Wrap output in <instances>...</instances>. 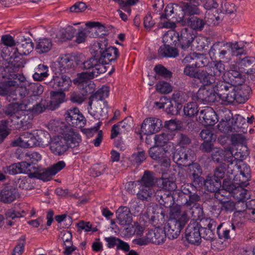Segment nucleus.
Returning <instances> with one entry per match:
<instances>
[{"instance_id":"63","label":"nucleus","mask_w":255,"mask_h":255,"mask_svg":"<svg viewBox=\"0 0 255 255\" xmlns=\"http://www.w3.org/2000/svg\"><path fill=\"white\" fill-rule=\"evenodd\" d=\"M156 90L162 94H168L172 90V87L170 83L164 81H160L156 85Z\"/></svg>"},{"instance_id":"7","label":"nucleus","mask_w":255,"mask_h":255,"mask_svg":"<svg viewBox=\"0 0 255 255\" xmlns=\"http://www.w3.org/2000/svg\"><path fill=\"white\" fill-rule=\"evenodd\" d=\"M195 36L192 30L187 28H183L180 35L178 34V40L181 48L180 53L182 56L185 55V52H188L191 49L190 46Z\"/></svg>"},{"instance_id":"31","label":"nucleus","mask_w":255,"mask_h":255,"mask_svg":"<svg viewBox=\"0 0 255 255\" xmlns=\"http://www.w3.org/2000/svg\"><path fill=\"white\" fill-rule=\"evenodd\" d=\"M219 11L218 9L214 11H207L205 13L204 19L207 25L210 26L216 25L222 20L223 16L220 12H219Z\"/></svg>"},{"instance_id":"2","label":"nucleus","mask_w":255,"mask_h":255,"mask_svg":"<svg viewBox=\"0 0 255 255\" xmlns=\"http://www.w3.org/2000/svg\"><path fill=\"white\" fill-rule=\"evenodd\" d=\"M188 220L187 212H182L179 206L172 207L170 210L169 219L164 227L166 236L170 239L177 238Z\"/></svg>"},{"instance_id":"57","label":"nucleus","mask_w":255,"mask_h":255,"mask_svg":"<svg viewBox=\"0 0 255 255\" xmlns=\"http://www.w3.org/2000/svg\"><path fill=\"white\" fill-rule=\"evenodd\" d=\"M183 111L186 116L194 117L198 112V105L195 102H189L184 106Z\"/></svg>"},{"instance_id":"48","label":"nucleus","mask_w":255,"mask_h":255,"mask_svg":"<svg viewBox=\"0 0 255 255\" xmlns=\"http://www.w3.org/2000/svg\"><path fill=\"white\" fill-rule=\"evenodd\" d=\"M25 165L27 164L24 161L13 164L6 167V170H5V172L13 175L23 173V171H25L23 169Z\"/></svg>"},{"instance_id":"62","label":"nucleus","mask_w":255,"mask_h":255,"mask_svg":"<svg viewBox=\"0 0 255 255\" xmlns=\"http://www.w3.org/2000/svg\"><path fill=\"white\" fill-rule=\"evenodd\" d=\"M57 66L60 68V72L63 73L65 71L66 68H69L72 66H75L74 64L72 63L70 57L65 56L61 58L59 61Z\"/></svg>"},{"instance_id":"40","label":"nucleus","mask_w":255,"mask_h":255,"mask_svg":"<svg viewBox=\"0 0 255 255\" xmlns=\"http://www.w3.org/2000/svg\"><path fill=\"white\" fill-rule=\"evenodd\" d=\"M64 137L66 139L67 145H68L69 148H74L78 146L81 140L79 134L72 130L65 133Z\"/></svg>"},{"instance_id":"14","label":"nucleus","mask_w":255,"mask_h":255,"mask_svg":"<svg viewBox=\"0 0 255 255\" xmlns=\"http://www.w3.org/2000/svg\"><path fill=\"white\" fill-rule=\"evenodd\" d=\"M162 126V121L159 119L150 117L144 120L141 129L145 134H151L158 131Z\"/></svg>"},{"instance_id":"26","label":"nucleus","mask_w":255,"mask_h":255,"mask_svg":"<svg viewBox=\"0 0 255 255\" xmlns=\"http://www.w3.org/2000/svg\"><path fill=\"white\" fill-rule=\"evenodd\" d=\"M251 88L247 85H236L235 101L239 104L245 103L249 98Z\"/></svg>"},{"instance_id":"23","label":"nucleus","mask_w":255,"mask_h":255,"mask_svg":"<svg viewBox=\"0 0 255 255\" xmlns=\"http://www.w3.org/2000/svg\"><path fill=\"white\" fill-rule=\"evenodd\" d=\"M179 16V22L182 21L186 22L188 25H190L192 28L198 31H201L205 24L206 21L203 19L200 18L197 16H191L190 17H185L183 14Z\"/></svg>"},{"instance_id":"42","label":"nucleus","mask_w":255,"mask_h":255,"mask_svg":"<svg viewBox=\"0 0 255 255\" xmlns=\"http://www.w3.org/2000/svg\"><path fill=\"white\" fill-rule=\"evenodd\" d=\"M52 47V41L48 38L39 39L36 45V50L39 53H44L50 50Z\"/></svg>"},{"instance_id":"36","label":"nucleus","mask_w":255,"mask_h":255,"mask_svg":"<svg viewBox=\"0 0 255 255\" xmlns=\"http://www.w3.org/2000/svg\"><path fill=\"white\" fill-rule=\"evenodd\" d=\"M168 150H165L162 147L153 146L148 150L149 156L157 161H162V159L165 157Z\"/></svg>"},{"instance_id":"15","label":"nucleus","mask_w":255,"mask_h":255,"mask_svg":"<svg viewBox=\"0 0 255 255\" xmlns=\"http://www.w3.org/2000/svg\"><path fill=\"white\" fill-rule=\"evenodd\" d=\"M69 146L67 145L66 139L61 136H54L50 143V148L55 155H61L66 152Z\"/></svg>"},{"instance_id":"6","label":"nucleus","mask_w":255,"mask_h":255,"mask_svg":"<svg viewBox=\"0 0 255 255\" xmlns=\"http://www.w3.org/2000/svg\"><path fill=\"white\" fill-rule=\"evenodd\" d=\"M64 117L66 121L69 125L77 128L84 127L86 123V119L77 108L67 110L64 114Z\"/></svg>"},{"instance_id":"22","label":"nucleus","mask_w":255,"mask_h":255,"mask_svg":"<svg viewBox=\"0 0 255 255\" xmlns=\"http://www.w3.org/2000/svg\"><path fill=\"white\" fill-rule=\"evenodd\" d=\"M53 83V87L59 88L62 91H68L72 85V80L65 75L53 76L51 83Z\"/></svg>"},{"instance_id":"13","label":"nucleus","mask_w":255,"mask_h":255,"mask_svg":"<svg viewBox=\"0 0 255 255\" xmlns=\"http://www.w3.org/2000/svg\"><path fill=\"white\" fill-rule=\"evenodd\" d=\"M19 196V192L15 186L7 185L0 192V201L5 204H10Z\"/></svg>"},{"instance_id":"9","label":"nucleus","mask_w":255,"mask_h":255,"mask_svg":"<svg viewBox=\"0 0 255 255\" xmlns=\"http://www.w3.org/2000/svg\"><path fill=\"white\" fill-rule=\"evenodd\" d=\"M6 78L7 84L10 86H18L19 84L25 81L22 74L10 73L7 65L0 66V79Z\"/></svg>"},{"instance_id":"20","label":"nucleus","mask_w":255,"mask_h":255,"mask_svg":"<svg viewBox=\"0 0 255 255\" xmlns=\"http://www.w3.org/2000/svg\"><path fill=\"white\" fill-rule=\"evenodd\" d=\"M32 116L30 114H26L24 111L17 119L14 118L13 120L12 125L16 128L26 130L32 128Z\"/></svg>"},{"instance_id":"25","label":"nucleus","mask_w":255,"mask_h":255,"mask_svg":"<svg viewBox=\"0 0 255 255\" xmlns=\"http://www.w3.org/2000/svg\"><path fill=\"white\" fill-rule=\"evenodd\" d=\"M86 28L84 29L88 33H90V36L96 37L102 35H106L105 27L99 22H88L86 23Z\"/></svg>"},{"instance_id":"58","label":"nucleus","mask_w":255,"mask_h":255,"mask_svg":"<svg viewBox=\"0 0 255 255\" xmlns=\"http://www.w3.org/2000/svg\"><path fill=\"white\" fill-rule=\"evenodd\" d=\"M30 90L31 92V95L27 98V101L33 100V97L38 96L41 95L44 91V88L39 83H33L30 85Z\"/></svg>"},{"instance_id":"64","label":"nucleus","mask_w":255,"mask_h":255,"mask_svg":"<svg viewBox=\"0 0 255 255\" xmlns=\"http://www.w3.org/2000/svg\"><path fill=\"white\" fill-rule=\"evenodd\" d=\"M172 99L178 104L181 105L182 103L187 101L188 96L184 92L176 91L173 93Z\"/></svg>"},{"instance_id":"50","label":"nucleus","mask_w":255,"mask_h":255,"mask_svg":"<svg viewBox=\"0 0 255 255\" xmlns=\"http://www.w3.org/2000/svg\"><path fill=\"white\" fill-rule=\"evenodd\" d=\"M179 14H177V9L174 10V8L172 5H167L164 9V13L160 16V19H169L170 18H175L179 21Z\"/></svg>"},{"instance_id":"43","label":"nucleus","mask_w":255,"mask_h":255,"mask_svg":"<svg viewBox=\"0 0 255 255\" xmlns=\"http://www.w3.org/2000/svg\"><path fill=\"white\" fill-rule=\"evenodd\" d=\"M158 53L163 57L175 58L178 55V50L169 45H162L158 49Z\"/></svg>"},{"instance_id":"10","label":"nucleus","mask_w":255,"mask_h":255,"mask_svg":"<svg viewBox=\"0 0 255 255\" xmlns=\"http://www.w3.org/2000/svg\"><path fill=\"white\" fill-rule=\"evenodd\" d=\"M185 237L188 243L198 245L201 240V235L198 223H190L185 230Z\"/></svg>"},{"instance_id":"52","label":"nucleus","mask_w":255,"mask_h":255,"mask_svg":"<svg viewBox=\"0 0 255 255\" xmlns=\"http://www.w3.org/2000/svg\"><path fill=\"white\" fill-rule=\"evenodd\" d=\"M177 40H178V34L172 31H168L164 34L163 37V42L164 43L163 45H175Z\"/></svg>"},{"instance_id":"16","label":"nucleus","mask_w":255,"mask_h":255,"mask_svg":"<svg viewBox=\"0 0 255 255\" xmlns=\"http://www.w3.org/2000/svg\"><path fill=\"white\" fill-rule=\"evenodd\" d=\"M156 199L160 204L166 208L172 207L175 202V197L174 194L169 191H164L163 189L157 190L155 193Z\"/></svg>"},{"instance_id":"61","label":"nucleus","mask_w":255,"mask_h":255,"mask_svg":"<svg viewBox=\"0 0 255 255\" xmlns=\"http://www.w3.org/2000/svg\"><path fill=\"white\" fill-rule=\"evenodd\" d=\"M245 187L237 186L233 194V196L238 201H243L246 199H248V191L244 188Z\"/></svg>"},{"instance_id":"18","label":"nucleus","mask_w":255,"mask_h":255,"mask_svg":"<svg viewBox=\"0 0 255 255\" xmlns=\"http://www.w3.org/2000/svg\"><path fill=\"white\" fill-rule=\"evenodd\" d=\"M34 134L31 132H24L19 137L12 142L13 146H19L24 148L32 147L35 146Z\"/></svg>"},{"instance_id":"5","label":"nucleus","mask_w":255,"mask_h":255,"mask_svg":"<svg viewBox=\"0 0 255 255\" xmlns=\"http://www.w3.org/2000/svg\"><path fill=\"white\" fill-rule=\"evenodd\" d=\"M171 156L172 160L177 164L183 166H187L192 163V151L190 149L184 150L181 148L176 149L173 144L169 143Z\"/></svg>"},{"instance_id":"49","label":"nucleus","mask_w":255,"mask_h":255,"mask_svg":"<svg viewBox=\"0 0 255 255\" xmlns=\"http://www.w3.org/2000/svg\"><path fill=\"white\" fill-rule=\"evenodd\" d=\"M24 162L26 163L27 165H25V168L23 169V170H25V171H23V173L28 174V177L30 178H37L40 169L35 164H31L27 161Z\"/></svg>"},{"instance_id":"53","label":"nucleus","mask_w":255,"mask_h":255,"mask_svg":"<svg viewBox=\"0 0 255 255\" xmlns=\"http://www.w3.org/2000/svg\"><path fill=\"white\" fill-rule=\"evenodd\" d=\"M160 187L161 189L171 193L172 191H175L177 188L175 182L172 179L168 178L162 179Z\"/></svg>"},{"instance_id":"11","label":"nucleus","mask_w":255,"mask_h":255,"mask_svg":"<svg viewBox=\"0 0 255 255\" xmlns=\"http://www.w3.org/2000/svg\"><path fill=\"white\" fill-rule=\"evenodd\" d=\"M66 164L63 161H59L52 166L44 169H40L37 178L44 181H49L52 177L63 169Z\"/></svg>"},{"instance_id":"41","label":"nucleus","mask_w":255,"mask_h":255,"mask_svg":"<svg viewBox=\"0 0 255 255\" xmlns=\"http://www.w3.org/2000/svg\"><path fill=\"white\" fill-rule=\"evenodd\" d=\"M35 138V146L44 147L48 145L50 139V136L47 132L40 130L34 134Z\"/></svg>"},{"instance_id":"37","label":"nucleus","mask_w":255,"mask_h":255,"mask_svg":"<svg viewBox=\"0 0 255 255\" xmlns=\"http://www.w3.org/2000/svg\"><path fill=\"white\" fill-rule=\"evenodd\" d=\"M197 79L204 85L209 86L215 83L216 78L212 77L208 70H198Z\"/></svg>"},{"instance_id":"39","label":"nucleus","mask_w":255,"mask_h":255,"mask_svg":"<svg viewBox=\"0 0 255 255\" xmlns=\"http://www.w3.org/2000/svg\"><path fill=\"white\" fill-rule=\"evenodd\" d=\"M223 224H221L217 228V233L220 238L229 239L231 238L230 235H234L236 227L233 224L229 225L228 227H224L222 231L221 228L223 227Z\"/></svg>"},{"instance_id":"47","label":"nucleus","mask_w":255,"mask_h":255,"mask_svg":"<svg viewBox=\"0 0 255 255\" xmlns=\"http://www.w3.org/2000/svg\"><path fill=\"white\" fill-rule=\"evenodd\" d=\"M184 210L182 212H187L188 214L189 212L191 216L193 217L194 220L200 219L202 218L203 215V209L202 206L200 204H198V206H194V207H191V208H186L183 209ZM188 216V215H187Z\"/></svg>"},{"instance_id":"21","label":"nucleus","mask_w":255,"mask_h":255,"mask_svg":"<svg viewBox=\"0 0 255 255\" xmlns=\"http://www.w3.org/2000/svg\"><path fill=\"white\" fill-rule=\"evenodd\" d=\"M16 43V50L19 55H28L33 49L34 44L29 37H20Z\"/></svg>"},{"instance_id":"54","label":"nucleus","mask_w":255,"mask_h":255,"mask_svg":"<svg viewBox=\"0 0 255 255\" xmlns=\"http://www.w3.org/2000/svg\"><path fill=\"white\" fill-rule=\"evenodd\" d=\"M188 200L186 199V201L184 203L182 209L186 208H191L194 206H198V202L201 200L200 196L196 193H192L188 196Z\"/></svg>"},{"instance_id":"4","label":"nucleus","mask_w":255,"mask_h":255,"mask_svg":"<svg viewBox=\"0 0 255 255\" xmlns=\"http://www.w3.org/2000/svg\"><path fill=\"white\" fill-rule=\"evenodd\" d=\"M139 182L140 183V186L139 191L137 193V196L140 200H147L153 193L152 187L155 185V181L153 173L149 171H145Z\"/></svg>"},{"instance_id":"34","label":"nucleus","mask_w":255,"mask_h":255,"mask_svg":"<svg viewBox=\"0 0 255 255\" xmlns=\"http://www.w3.org/2000/svg\"><path fill=\"white\" fill-rule=\"evenodd\" d=\"M29 93V90L26 87L24 86H17L15 88L12 87V91H11V98L13 100H16L17 99H25L22 102H28L27 101L28 95Z\"/></svg>"},{"instance_id":"28","label":"nucleus","mask_w":255,"mask_h":255,"mask_svg":"<svg viewBox=\"0 0 255 255\" xmlns=\"http://www.w3.org/2000/svg\"><path fill=\"white\" fill-rule=\"evenodd\" d=\"M197 96L202 101L212 103L216 101L218 96L217 91L215 90V86L213 89L207 90L206 89H200L198 92Z\"/></svg>"},{"instance_id":"3","label":"nucleus","mask_w":255,"mask_h":255,"mask_svg":"<svg viewBox=\"0 0 255 255\" xmlns=\"http://www.w3.org/2000/svg\"><path fill=\"white\" fill-rule=\"evenodd\" d=\"M236 85L225 81H219L215 85V90L220 99L223 102L232 104L236 100Z\"/></svg>"},{"instance_id":"56","label":"nucleus","mask_w":255,"mask_h":255,"mask_svg":"<svg viewBox=\"0 0 255 255\" xmlns=\"http://www.w3.org/2000/svg\"><path fill=\"white\" fill-rule=\"evenodd\" d=\"M154 71L156 75L165 79H169L172 76V73L161 64L155 66Z\"/></svg>"},{"instance_id":"33","label":"nucleus","mask_w":255,"mask_h":255,"mask_svg":"<svg viewBox=\"0 0 255 255\" xmlns=\"http://www.w3.org/2000/svg\"><path fill=\"white\" fill-rule=\"evenodd\" d=\"M20 55L16 54L15 51L9 53V50L7 47H4L1 50V58L7 61V63L18 64L19 63H23Z\"/></svg>"},{"instance_id":"38","label":"nucleus","mask_w":255,"mask_h":255,"mask_svg":"<svg viewBox=\"0 0 255 255\" xmlns=\"http://www.w3.org/2000/svg\"><path fill=\"white\" fill-rule=\"evenodd\" d=\"M206 189L211 192H216L221 186V181L215 177L207 176L204 182Z\"/></svg>"},{"instance_id":"19","label":"nucleus","mask_w":255,"mask_h":255,"mask_svg":"<svg viewBox=\"0 0 255 255\" xmlns=\"http://www.w3.org/2000/svg\"><path fill=\"white\" fill-rule=\"evenodd\" d=\"M242 71L240 70L238 65L236 63L232 64L230 65L229 69L227 72V75L230 79V81L237 85L242 84L244 82L245 79L241 74Z\"/></svg>"},{"instance_id":"24","label":"nucleus","mask_w":255,"mask_h":255,"mask_svg":"<svg viewBox=\"0 0 255 255\" xmlns=\"http://www.w3.org/2000/svg\"><path fill=\"white\" fill-rule=\"evenodd\" d=\"M116 216L119 224L122 225H128L132 221L130 211L126 206L119 207L116 212Z\"/></svg>"},{"instance_id":"60","label":"nucleus","mask_w":255,"mask_h":255,"mask_svg":"<svg viewBox=\"0 0 255 255\" xmlns=\"http://www.w3.org/2000/svg\"><path fill=\"white\" fill-rule=\"evenodd\" d=\"M254 203H255V200H251L247 203H245L243 201H238V202L236 203L235 210L236 212H235V214L239 213V214L244 215L245 210H246L248 208V206H252Z\"/></svg>"},{"instance_id":"35","label":"nucleus","mask_w":255,"mask_h":255,"mask_svg":"<svg viewBox=\"0 0 255 255\" xmlns=\"http://www.w3.org/2000/svg\"><path fill=\"white\" fill-rule=\"evenodd\" d=\"M180 8L182 13L179 14V15L181 16L183 14L185 17H186V15L198 14L200 13V10L197 5L192 4L191 2L181 3L180 5Z\"/></svg>"},{"instance_id":"51","label":"nucleus","mask_w":255,"mask_h":255,"mask_svg":"<svg viewBox=\"0 0 255 255\" xmlns=\"http://www.w3.org/2000/svg\"><path fill=\"white\" fill-rule=\"evenodd\" d=\"M87 95V91L83 93L79 91H73L70 93V100L73 103L81 104L85 101Z\"/></svg>"},{"instance_id":"32","label":"nucleus","mask_w":255,"mask_h":255,"mask_svg":"<svg viewBox=\"0 0 255 255\" xmlns=\"http://www.w3.org/2000/svg\"><path fill=\"white\" fill-rule=\"evenodd\" d=\"M108 108V102L104 101L102 103H99L94 110L89 112L95 119L100 120L107 116Z\"/></svg>"},{"instance_id":"29","label":"nucleus","mask_w":255,"mask_h":255,"mask_svg":"<svg viewBox=\"0 0 255 255\" xmlns=\"http://www.w3.org/2000/svg\"><path fill=\"white\" fill-rule=\"evenodd\" d=\"M199 118L203 119L205 126H213L218 121L217 115L213 109L207 108L200 113Z\"/></svg>"},{"instance_id":"59","label":"nucleus","mask_w":255,"mask_h":255,"mask_svg":"<svg viewBox=\"0 0 255 255\" xmlns=\"http://www.w3.org/2000/svg\"><path fill=\"white\" fill-rule=\"evenodd\" d=\"M198 220H200V222L198 223L199 229L209 228L212 229H216V222L214 220L210 218H206L202 217Z\"/></svg>"},{"instance_id":"1","label":"nucleus","mask_w":255,"mask_h":255,"mask_svg":"<svg viewBox=\"0 0 255 255\" xmlns=\"http://www.w3.org/2000/svg\"><path fill=\"white\" fill-rule=\"evenodd\" d=\"M92 56L83 63L82 68L92 71L78 73L74 79L75 84H82L97 77L107 71L106 65L115 61L119 56V50L116 47L109 45L107 38L95 41L91 46Z\"/></svg>"},{"instance_id":"46","label":"nucleus","mask_w":255,"mask_h":255,"mask_svg":"<svg viewBox=\"0 0 255 255\" xmlns=\"http://www.w3.org/2000/svg\"><path fill=\"white\" fill-rule=\"evenodd\" d=\"M75 29L72 27H69L66 29L60 30L56 35V37L60 41H64L71 40L75 34Z\"/></svg>"},{"instance_id":"55","label":"nucleus","mask_w":255,"mask_h":255,"mask_svg":"<svg viewBox=\"0 0 255 255\" xmlns=\"http://www.w3.org/2000/svg\"><path fill=\"white\" fill-rule=\"evenodd\" d=\"M30 101H28V102H25V104L27 106V111H31L34 114L41 113L46 110L45 107V104H46L45 100H41L40 103H36L32 106H30Z\"/></svg>"},{"instance_id":"8","label":"nucleus","mask_w":255,"mask_h":255,"mask_svg":"<svg viewBox=\"0 0 255 255\" xmlns=\"http://www.w3.org/2000/svg\"><path fill=\"white\" fill-rule=\"evenodd\" d=\"M228 47L227 42L217 41L211 47L209 54L212 59H228Z\"/></svg>"},{"instance_id":"30","label":"nucleus","mask_w":255,"mask_h":255,"mask_svg":"<svg viewBox=\"0 0 255 255\" xmlns=\"http://www.w3.org/2000/svg\"><path fill=\"white\" fill-rule=\"evenodd\" d=\"M206 69L215 78L220 76L225 70V65L221 60L211 62L207 65Z\"/></svg>"},{"instance_id":"45","label":"nucleus","mask_w":255,"mask_h":255,"mask_svg":"<svg viewBox=\"0 0 255 255\" xmlns=\"http://www.w3.org/2000/svg\"><path fill=\"white\" fill-rule=\"evenodd\" d=\"M218 9L222 15L223 14L229 15L236 14L237 11V7L234 3L223 1L220 4V8Z\"/></svg>"},{"instance_id":"12","label":"nucleus","mask_w":255,"mask_h":255,"mask_svg":"<svg viewBox=\"0 0 255 255\" xmlns=\"http://www.w3.org/2000/svg\"><path fill=\"white\" fill-rule=\"evenodd\" d=\"M236 63L242 73L247 74L255 73V57L249 56L239 57Z\"/></svg>"},{"instance_id":"44","label":"nucleus","mask_w":255,"mask_h":255,"mask_svg":"<svg viewBox=\"0 0 255 255\" xmlns=\"http://www.w3.org/2000/svg\"><path fill=\"white\" fill-rule=\"evenodd\" d=\"M228 45V56L229 55V51L231 50L232 55L238 57H242L243 55H246L247 51L244 49V46L239 45L238 42L235 43L227 42Z\"/></svg>"},{"instance_id":"27","label":"nucleus","mask_w":255,"mask_h":255,"mask_svg":"<svg viewBox=\"0 0 255 255\" xmlns=\"http://www.w3.org/2000/svg\"><path fill=\"white\" fill-rule=\"evenodd\" d=\"M146 235L150 243L158 245L163 243L166 236L164 231L159 228L148 231Z\"/></svg>"},{"instance_id":"17","label":"nucleus","mask_w":255,"mask_h":255,"mask_svg":"<svg viewBox=\"0 0 255 255\" xmlns=\"http://www.w3.org/2000/svg\"><path fill=\"white\" fill-rule=\"evenodd\" d=\"M26 106L25 102L20 104H10L6 107L4 113L10 117V121L12 123L14 118L17 119L24 111H27Z\"/></svg>"}]
</instances>
